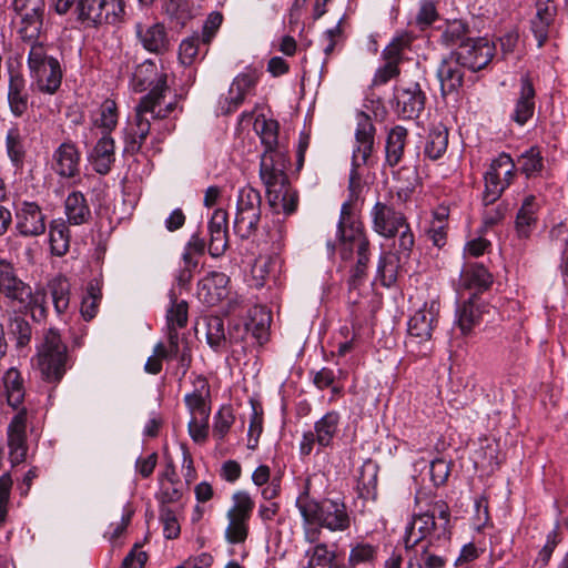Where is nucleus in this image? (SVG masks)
Segmentation results:
<instances>
[{
	"mask_svg": "<svg viewBox=\"0 0 568 568\" xmlns=\"http://www.w3.org/2000/svg\"><path fill=\"white\" fill-rule=\"evenodd\" d=\"M254 130L265 148L261 155L260 178L266 187L268 204L276 213L292 214L297 209L298 195L286 174L290 160L278 146V122L257 115Z\"/></svg>",
	"mask_w": 568,
	"mask_h": 568,
	"instance_id": "nucleus-1",
	"label": "nucleus"
},
{
	"mask_svg": "<svg viewBox=\"0 0 568 568\" xmlns=\"http://www.w3.org/2000/svg\"><path fill=\"white\" fill-rule=\"evenodd\" d=\"M373 229L384 237H393L398 233V239L393 244V250L379 257L377 274L384 286H390L397 280L402 270L410 260L415 245L414 234L405 215L396 211L392 204L376 202L371 212Z\"/></svg>",
	"mask_w": 568,
	"mask_h": 568,
	"instance_id": "nucleus-2",
	"label": "nucleus"
},
{
	"mask_svg": "<svg viewBox=\"0 0 568 568\" xmlns=\"http://www.w3.org/2000/svg\"><path fill=\"white\" fill-rule=\"evenodd\" d=\"M305 525H316L329 531H345L351 527L352 517L346 504L341 499L324 498L318 501L310 496V481L296 499Z\"/></svg>",
	"mask_w": 568,
	"mask_h": 568,
	"instance_id": "nucleus-3",
	"label": "nucleus"
},
{
	"mask_svg": "<svg viewBox=\"0 0 568 568\" xmlns=\"http://www.w3.org/2000/svg\"><path fill=\"white\" fill-rule=\"evenodd\" d=\"M55 11L64 14L77 0H53ZM78 19L87 27L115 24L125 13L124 0H78Z\"/></svg>",
	"mask_w": 568,
	"mask_h": 568,
	"instance_id": "nucleus-4",
	"label": "nucleus"
},
{
	"mask_svg": "<svg viewBox=\"0 0 568 568\" xmlns=\"http://www.w3.org/2000/svg\"><path fill=\"white\" fill-rule=\"evenodd\" d=\"M164 93L165 84L164 79H162L155 89L141 98L139 104L134 109V119L128 124L124 131L125 153L136 154L141 150L151 129L150 119L145 115L148 113H154V108L161 105L164 99Z\"/></svg>",
	"mask_w": 568,
	"mask_h": 568,
	"instance_id": "nucleus-5",
	"label": "nucleus"
},
{
	"mask_svg": "<svg viewBox=\"0 0 568 568\" xmlns=\"http://www.w3.org/2000/svg\"><path fill=\"white\" fill-rule=\"evenodd\" d=\"M68 348L57 329L50 328L37 355V366L48 383H59L70 367Z\"/></svg>",
	"mask_w": 568,
	"mask_h": 568,
	"instance_id": "nucleus-6",
	"label": "nucleus"
},
{
	"mask_svg": "<svg viewBox=\"0 0 568 568\" xmlns=\"http://www.w3.org/2000/svg\"><path fill=\"white\" fill-rule=\"evenodd\" d=\"M439 308V303L432 301L409 318L406 346L412 353L427 356L432 352V337L438 324Z\"/></svg>",
	"mask_w": 568,
	"mask_h": 568,
	"instance_id": "nucleus-7",
	"label": "nucleus"
},
{
	"mask_svg": "<svg viewBox=\"0 0 568 568\" xmlns=\"http://www.w3.org/2000/svg\"><path fill=\"white\" fill-rule=\"evenodd\" d=\"M31 78L41 92L53 94L61 85L62 71L58 59L48 54L41 42H33L28 54Z\"/></svg>",
	"mask_w": 568,
	"mask_h": 568,
	"instance_id": "nucleus-8",
	"label": "nucleus"
},
{
	"mask_svg": "<svg viewBox=\"0 0 568 568\" xmlns=\"http://www.w3.org/2000/svg\"><path fill=\"white\" fill-rule=\"evenodd\" d=\"M261 194L252 186L239 191L234 230L242 239L253 235L261 220Z\"/></svg>",
	"mask_w": 568,
	"mask_h": 568,
	"instance_id": "nucleus-9",
	"label": "nucleus"
},
{
	"mask_svg": "<svg viewBox=\"0 0 568 568\" xmlns=\"http://www.w3.org/2000/svg\"><path fill=\"white\" fill-rule=\"evenodd\" d=\"M375 126L371 118L361 113L358 115L357 129L355 133L356 148L352 156V170L349 174V190L354 193L361 185V175L358 169L365 165L372 154L374 146Z\"/></svg>",
	"mask_w": 568,
	"mask_h": 568,
	"instance_id": "nucleus-10",
	"label": "nucleus"
},
{
	"mask_svg": "<svg viewBox=\"0 0 568 568\" xmlns=\"http://www.w3.org/2000/svg\"><path fill=\"white\" fill-rule=\"evenodd\" d=\"M351 211L349 203L342 205L337 226L341 257L345 261L349 260L357 248L369 247V240L364 232L362 222L355 220Z\"/></svg>",
	"mask_w": 568,
	"mask_h": 568,
	"instance_id": "nucleus-11",
	"label": "nucleus"
},
{
	"mask_svg": "<svg viewBox=\"0 0 568 568\" xmlns=\"http://www.w3.org/2000/svg\"><path fill=\"white\" fill-rule=\"evenodd\" d=\"M233 506L227 510L229 525L225 529V539L230 544H242L248 535V520L254 509V501L244 490L234 493Z\"/></svg>",
	"mask_w": 568,
	"mask_h": 568,
	"instance_id": "nucleus-12",
	"label": "nucleus"
},
{
	"mask_svg": "<svg viewBox=\"0 0 568 568\" xmlns=\"http://www.w3.org/2000/svg\"><path fill=\"white\" fill-rule=\"evenodd\" d=\"M395 113L404 120L417 119L425 110L426 93L418 80L402 81L394 89Z\"/></svg>",
	"mask_w": 568,
	"mask_h": 568,
	"instance_id": "nucleus-13",
	"label": "nucleus"
},
{
	"mask_svg": "<svg viewBox=\"0 0 568 568\" xmlns=\"http://www.w3.org/2000/svg\"><path fill=\"white\" fill-rule=\"evenodd\" d=\"M13 10L19 18V33L23 40H38L45 11L44 0H13Z\"/></svg>",
	"mask_w": 568,
	"mask_h": 568,
	"instance_id": "nucleus-14",
	"label": "nucleus"
},
{
	"mask_svg": "<svg viewBox=\"0 0 568 568\" xmlns=\"http://www.w3.org/2000/svg\"><path fill=\"white\" fill-rule=\"evenodd\" d=\"M464 68L476 72L488 65L495 55V45L486 38H470L466 43L453 51Z\"/></svg>",
	"mask_w": 568,
	"mask_h": 568,
	"instance_id": "nucleus-15",
	"label": "nucleus"
},
{
	"mask_svg": "<svg viewBox=\"0 0 568 568\" xmlns=\"http://www.w3.org/2000/svg\"><path fill=\"white\" fill-rule=\"evenodd\" d=\"M432 536L436 539L445 537V523H437L435 515L427 513L414 515L406 527L404 544L407 551L414 550L415 547Z\"/></svg>",
	"mask_w": 568,
	"mask_h": 568,
	"instance_id": "nucleus-16",
	"label": "nucleus"
},
{
	"mask_svg": "<svg viewBox=\"0 0 568 568\" xmlns=\"http://www.w3.org/2000/svg\"><path fill=\"white\" fill-rule=\"evenodd\" d=\"M16 229L24 237L39 236L45 232V215L36 202L24 201L16 212Z\"/></svg>",
	"mask_w": 568,
	"mask_h": 568,
	"instance_id": "nucleus-17",
	"label": "nucleus"
},
{
	"mask_svg": "<svg viewBox=\"0 0 568 568\" xmlns=\"http://www.w3.org/2000/svg\"><path fill=\"white\" fill-rule=\"evenodd\" d=\"M135 34L142 47L151 53L163 54L170 50L171 41L163 23H136Z\"/></svg>",
	"mask_w": 568,
	"mask_h": 568,
	"instance_id": "nucleus-18",
	"label": "nucleus"
},
{
	"mask_svg": "<svg viewBox=\"0 0 568 568\" xmlns=\"http://www.w3.org/2000/svg\"><path fill=\"white\" fill-rule=\"evenodd\" d=\"M184 402L191 417H210L211 388L205 377L194 378L193 390L185 395Z\"/></svg>",
	"mask_w": 568,
	"mask_h": 568,
	"instance_id": "nucleus-19",
	"label": "nucleus"
},
{
	"mask_svg": "<svg viewBox=\"0 0 568 568\" xmlns=\"http://www.w3.org/2000/svg\"><path fill=\"white\" fill-rule=\"evenodd\" d=\"M535 88L528 74L520 79V90L510 119L518 125H525L535 113Z\"/></svg>",
	"mask_w": 568,
	"mask_h": 568,
	"instance_id": "nucleus-20",
	"label": "nucleus"
},
{
	"mask_svg": "<svg viewBox=\"0 0 568 568\" xmlns=\"http://www.w3.org/2000/svg\"><path fill=\"white\" fill-rule=\"evenodd\" d=\"M258 78L256 70H247L234 78L226 98L227 108L223 111L225 114L234 112L244 102L246 94L256 85Z\"/></svg>",
	"mask_w": 568,
	"mask_h": 568,
	"instance_id": "nucleus-21",
	"label": "nucleus"
},
{
	"mask_svg": "<svg viewBox=\"0 0 568 568\" xmlns=\"http://www.w3.org/2000/svg\"><path fill=\"white\" fill-rule=\"evenodd\" d=\"M93 170L101 174H108L115 161L114 140L109 134H103L88 155Z\"/></svg>",
	"mask_w": 568,
	"mask_h": 568,
	"instance_id": "nucleus-22",
	"label": "nucleus"
},
{
	"mask_svg": "<svg viewBox=\"0 0 568 568\" xmlns=\"http://www.w3.org/2000/svg\"><path fill=\"white\" fill-rule=\"evenodd\" d=\"M463 68L462 63L453 54L440 62L437 77L440 81L443 95L456 92L463 85Z\"/></svg>",
	"mask_w": 568,
	"mask_h": 568,
	"instance_id": "nucleus-23",
	"label": "nucleus"
},
{
	"mask_svg": "<svg viewBox=\"0 0 568 568\" xmlns=\"http://www.w3.org/2000/svg\"><path fill=\"white\" fill-rule=\"evenodd\" d=\"M485 308V304L475 295L457 307L456 324L463 335L469 334L481 322Z\"/></svg>",
	"mask_w": 568,
	"mask_h": 568,
	"instance_id": "nucleus-24",
	"label": "nucleus"
},
{
	"mask_svg": "<svg viewBox=\"0 0 568 568\" xmlns=\"http://www.w3.org/2000/svg\"><path fill=\"white\" fill-rule=\"evenodd\" d=\"M205 336L207 344L215 351L225 348L227 344H233L240 339L232 329L225 332L224 322L220 316H206L203 318Z\"/></svg>",
	"mask_w": 568,
	"mask_h": 568,
	"instance_id": "nucleus-25",
	"label": "nucleus"
},
{
	"mask_svg": "<svg viewBox=\"0 0 568 568\" xmlns=\"http://www.w3.org/2000/svg\"><path fill=\"white\" fill-rule=\"evenodd\" d=\"M29 95L26 90V80L22 74L10 71L8 88V104L11 113L20 118L28 110Z\"/></svg>",
	"mask_w": 568,
	"mask_h": 568,
	"instance_id": "nucleus-26",
	"label": "nucleus"
},
{
	"mask_svg": "<svg viewBox=\"0 0 568 568\" xmlns=\"http://www.w3.org/2000/svg\"><path fill=\"white\" fill-rule=\"evenodd\" d=\"M53 158L55 160V171L59 175L73 178L79 173L80 154L73 143H62L54 152Z\"/></svg>",
	"mask_w": 568,
	"mask_h": 568,
	"instance_id": "nucleus-27",
	"label": "nucleus"
},
{
	"mask_svg": "<svg viewBox=\"0 0 568 568\" xmlns=\"http://www.w3.org/2000/svg\"><path fill=\"white\" fill-rule=\"evenodd\" d=\"M0 294H3L6 297L21 304L26 303L31 296L30 286L18 278L11 264L9 266H4Z\"/></svg>",
	"mask_w": 568,
	"mask_h": 568,
	"instance_id": "nucleus-28",
	"label": "nucleus"
},
{
	"mask_svg": "<svg viewBox=\"0 0 568 568\" xmlns=\"http://www.w3.org/2000/svg\"><path fill=\"white\" fill-rule=\"evenodd\" d=\"M65 215L72 225H82L91 219V210L82 192H71L64 201Z\"/></svg>",
	"mask_w": 568,
	"mask_h": 568,
	"instance_id": "nucleus-29",
	"label": "nucleus"
},
{
	"mask_svg": "<svg viewBox=\"0 0 568 568\" xmlns=\"http://www.w3.org/2000/svg\"><path fill=\"white\" fill-rule=\"evenodd\" d=\"M164 79V84H166V74L159 73L155 63L151 60H145L143 63L139 64L133 73V87L136 91H144L149 87H152L150 91L155 89L161 80ZM168 90V85H165V91Z\"/></svg>",
	"mask_w": 568,
	"mask_h": 568,
	"instance_id": "nucleus-30",
	"label": "nucleus"
},
{
	"mask_svg": "<svg viewBox=\"0 0 568 568\" xmlns=\"http://www.w3.org/2000/svg\"><path fill=\"white\" fill-rule=\"evenodd\" d=\"M493 283V275L481 264H469L460 273V284L465 288L483 292Z\"/></svg>",
	"mask_w": 568,
	"mask_h": 568,
	"instance_id": "nucleus-31",
	"label": "nucleus"
},
{
	"mask_svg": "<svg viewBox=\"0 0 568 568\" xmlns=\"http://www.w3.org/2000/svg\"><path fill=\"white\" fill-rule=\"evenodd\" d=\"M47 292L52 298L54 310L58 314H63L70 305L71 284L63 275H57L47 284Z\"/></svg>",
	"mask_w": 568,
	"mask_h": 568,
	"instance_id": "nucleus-32",
	"label": "nucleus"
},
{
	"mask_svg": "<svg viewBox=\"0 0 568 568\" xmlns=\"http://www.w3.org/2000/svg\"><path fill=\"white\" fill-rule=\"evenodd\" d=\"M6 151L12 166L21 170L24 164L27 150L23 143V136L18 124H13L6 135Z\"/></svg>",
	"mask_w": 568,
	"mask_h": 568,
	"instance_id": "nucleus-33",
	"label": "nucleus"
},
{
	"mask_svg": "<svg viewBox=\"0 0 568 568\" xmlns=\"http://www.w3.org/2000/svg\"><path fill=\"white\" fill-rule=\"evenodd\" d=\"M408 131L400 125L393 128L386 139V163L389 166H396L404 155V149Z\"/></svg>",
	"mask_w": 568,
	"mask_h": 568,
	"instance_id": "nucleus-34",
	"label": "nucleus"
},
{
	"mask_svg": "<svg viewBox=\"0 0 568 568\" xmlns=\"http://www.w3.org/2000/svg\"><path fill=\"white\" fill-rule=\"evenodd\" d=\"M7 402L12 408H19L24 399L26 390L20 372L11 367L3 375Z\"/></svg>",
	"mask_w": 568,
	"mask_h": 568,
	"instance_id": "nucleus-35",
	"label": "nucleus"
},
{
	"mask_svg": "<svg viewBox=\"0 0 568 568\" xmlns=\"http://www.w3.org/2000/svg\"><path fill=\"white\" fill-rule=\"evenodd\" d=\"M448 146V130L445 125H435L428 133L424 154L430 160L440 159Z\"/></svg>",
	"mask_w": 568,
	"mask_h": 568,
	"instance_id": "nucleus-36",
	"label": "nucleus"
},
{
	"mask_svg": "<svg viewBox=\"0 0 568 568\" xmlns=\"http://www.w3.org/2000/svg\"><path fill=\"white\" fill-rule=\"evenodd\" d=\"M339 420V414L332 410L326 413L315 423L314 433L316 434V443L320 446L327 447L332 444V440L338 430Z\"/></svg>",
	"mask_w": 568,
	"mask_h": 568,
	"instance_id": "nucleus-37",
	"label": "nucleus"
},
{
	"mask_svg": "<svg viewBox=\"0 0 568 568\" xmlns=\"http://www.w3.org/2000/svg\"><path fill=\"white\" fill-rule=\"evenodd\" d=\"M271 315L263 308H255L250 321L245 323L244 331L251 333L260 345L268 341Z\"/></svg>",
	"mask_w": 568,
	"mask_h": 568,
	"instance_id": "nucleus-38",
	"label": "nucleus"
},
{
	"mask_svg": "<svg viewBox=\"0 0 568 568\" xmlns=\"http://www.w3.org/2000/svg\"><path fill=\"white\" fill-rule=\"evenodd\" d=\"M469 33L470 30L464 21H449L440 34V42L446 47H456L457 49L471 38Z\"/></svg>",
	"mask_w": 568,
	"mask_h": 568,
	"instance_id": "nucleus-39",
	"label": "nucleus"
},
{
	"mask_svg": "<svg viewBox=\"0 0 568 568\" xmlns=\"http://www.w3.org/2000/svg\"><path fill=\"white\" fill-rule=\"evenodd\" d=\"M50 246L55 256H63L70 247V230L64 221L58 220L50 223Z\"/></svg>",
	"mask_w": 568,
	"mask_h": 568,
	"instance_id": "nucleus-40",
	"label": "nucleus"
},
{
	"mask_svg": "<svg viewBox=\"0 0 568 568\" xmlns=\"http://www.w3.org/2000/svg\"><path fill=\"white\" fill-rule=\"evenodd\" d=\"M508 185L509 181H503V179H499L496 171L489 169L485 174V191L483 195L484 204L490 205L495 203Z\"/></svg>",
	"mask_w": 568,
	"mask_h": 568,
	"instance_id": "nucleus-41",
	"label": "nucleus"
},
{
	"mask_svg": "<svg viewBox=\"0 0 568 568\" xmlns=\"http://www.w3.org/2000/svg\"><path fill=\"white\" fill-rule=\"evenodd\" d=\"M7 435L10 460L12 465H19L26 460L28 453L27 433L8 429Z\"/></svg>",
	"mask_w": 568,
	"mask_h": 568,
	"instance_id": "nucleus-42",
	"label": "nucleus"
},
{
	"mask_svg": "<svg viewBox=\"0 0 568 568\" xmlns=\"http://www.w3.org/2000/svg\"><path fill=\"white\" fill-rule=\"evenodd\" d=\"M535 196L529 195L525 199L520 210L517 213L516 226L520 236H528L530 226L536 222Z\"/></svg>",
	"mask_w": 568,
	"mask_h": 568,
	"instance_id": "nucleus-43",
	"label": "nucleus"
},
{
	"mask_svg": "<svg viewBox=\"0 0 568 568\" xmlns=\"http://www.w3.org/2000/svg\"><path fill=\"white\" fill-rule=\"evenodd\" d=\"M98 128L103 129L104 134H109L118 124V108L113 100L106 99L100 106V116L94 120Z\"/></svg>",
	"mask_w": 568,
	"mask_h": 568,
	"instance_id": "nucleus-44",
	"label": "nucleus"
},
{
	"mask_svg": "<svg viewBox=\"0 0 568 568\" xmlns=\"http://www.w3.org/2000/svg\"><path fill=\"white\" fill-rule=\"evenodd\" d=\"M101 297L102 293L98 283L91 282L81 303V315L85 321H90L97 315Z\"/></svg>",
	"mask_w": 568,
	"mask_h": 568,
	"instance_id": "nucleus-45",
	"label": "nucleus"
},
{
	"mask_svg": "<svg viewBox=\"0 0 568 568\" xmlns=\"http://www.w3.org/2000/svg\"><path fill=\"white\" fill-rule=\"evenodd\" d=\"M520 170L527 178L537 175L544 168V160L538 148H530L519 158Z\"/></svg>",
	"mask_w": 568,
	"mask_h": 568,
	"instance_id": "nucleus-46",
	"label": "nucleus"
},
{
	"mask_svg": "<svg viewBox=\"0 0 568 568\" xmlns=\"http://www.w3.org/2000/svg\"><path fill=\"white\" fill-rule=\"evenodd\" d=\"M446 564L445 557L430 552L428 546H424L419 555L409 558L408 568H445Z\"/></svg>",
	"mask_w": 568,
	"mask_h": 568,
	"instance_id": "nucleus-47",
	"label": "nucleus"
},
{
	"mask_svg": "<svg viewBox=\"0 0 568 568\" xmlns=\"http://www.w3.org/2000/svg\"><path fill=\"white\" fill-rule=\"evenodd\" d=\"M9 335L17 341V347L21 348L28 345L31 341V326L27 320L21 316L10 318Z\"/></svg>",
	"mask_w": 568,
	"mask_h": 568,
	"instance_id": "nucleus-48",
	"label": "nucleus"
},
{
	"mask_svg": "<svg viewBox=\"0 0 568 568\" xmlns=\"http://www.w3.org/2000/svg\"><path fill=\"white\" fill-rule=\"evenodd\" d=\"M412 38L405 33L392 40V42L384 49L383 59L396 64L403 59V51L410 45Z\"/></svg>",
	"mask_w": 568,
	"mask_h": 568,
	"instance_id": "nucleus-49",
	"label": "nucleus"
},
{
	"mask_svg": "<svg viewBox=\"0 0 568 568\" xmlns=\"http://www.w3.org/2000/svg\"><path fill=\"white\" fill-rule=\"evenodd\" d=\"M235 417L231 406H222L214 417L213 436L223 439L234 424Z\"/></svg>",
	"mask_w": 568,
	"mask_h": 568,
	"instance_id": "nucleus-50",
	"label": "nucleus"
},
{
	"mask_svg": "<svg viewBox=\"0 0 568 568\" xmlns=\"http://www.w3.org/2000/svg\"><path fill=\"white\" fill-rule=\"evenodd\" d=\"M201 44L202 39H200L199 34H194L187 39H184L179 48V59L181 63L184 65L192 64L200 53Z\"/></svg>",
	"mask_w": 568,
	"mask_h": 568,
	"instance_id": "nucleus-51",
	"label": "nucleus"
},
{
	"mask_svg": "<svg viewBox=\"0 0 568 568\" xmlns=\"http://www.w3.org/2000/svg\"><path fill=\"white\" fill-rule=\"evenodd\" d=\"M182 339L183 338L180 339L176 328H168L169 346L165 347L163 343H158L154 347V354L158 357H164V359L173 358V356H178V354L182 349V347H181Z\"/></svg>",
	"mask_w": 568,
	"mask_h": 568,
	"instance_id": "nucleus-52",
	"label": "nucleus"
},
{
	"mask_svg": "<svg viewBox=\"0 0 568 568\" xmlns=\"http://www.w3.org/2000/svg\"><path fill=\"white\" fill-rule=\"evenodd\" d=\"M168 328H182L187 324V303L173 301L166 313Z\"/></svg>",
	"mask_w": 568,
	"mask_h": 568,
	"instance_id": "nucleus-53",
	"label": "nucleus"
},
{
	"mask_svg": "<svg viewBox=\"0 0 568 568\" xmlns=\"http://www.w3.org/2000/svg\"><path fill=\"white\" fill-rule=\"evenodd\" d=\"M160 519L163 524L164 536L174 539L180 535V525L176 519V510L171 506H161Z\"/></svg>",
	"mask_w": 568,
	"mask_h": 568,
	"instance_id": "nucleus-54",
	"label": "nucleus"
},
{
	"mask_svg": "<svg viewBox=\"0 0 568 568\" xmlns=\"http://www.w3.org/2000/svg\"><path fill=\"white\" fill-rule=\"evenodd\" d=\"M357 254V262L351 271L349 284L357 287L366 276V270L369 262V247L355 251Z\"/></svg>",
	"mask_w": 568,
	"mask_h": 568,
	"instance_id": "nucleus-55",
	"label": "nucleus"
},
{
	"mask_svg": "<svg viewBox=\"0 0 568 568\" xmlns=\"http://www.w3.org/2000/svg\"><path fill=\"white\" fill-rule=\"evenodd\" d=\"M334 552L329 551L324 544L316 545L306 568H331L335 562Z\"/></svg>",
	"mask_w": 568,
	"mask_h": 568,
	"instance_id": "nucleus-56",
	"label": "nucleus"
},
{
	"mask_svg": "<svg viewBox=\"0 0 568 568\" xmlns=\"http://www.w3.org/2000/svg\"><path fill=\"white\" fill-rule=\"evenodd\" d=\"M438 13L435 3L429 0H425L420 3L419 11L416 16L415 23L419 29L424 30L429 27L436 19Z\"/></svg>",
	"mask_w": 568,
	"mask_h": 568,
	"instance_id": "nucleus-57",
	"label": "nucleus"
},
{
	"mask_svg": "<svg viewBox=\"0 0 568 568\" xmlns=\"http://www.w3.org/2000/svg\"><path fill=\"white\" fill-rule=\"evenodd\" d=\"M210 417H191L189 420V434L195 443H204L209 436Z\"/></svg>",
	"mask_w": 568,
	"mask_h": 568,
	"instance_id": "nucleus-58",
	"label": "nucleus"
},
{
	"mask_svg": "<svg viewBox=\"0 0 568 568\" xmlns=\"http://www.w3.org/2000/svg\"><path fill=\"white\" fill-rule=\"evenodd\" d=\"M376 556V548L369 544H358L352 548L349 561L353 565L371 562Z\"/></svg>",
	"mask_w": 568,
	"mask_h": 568,
	"instance_id": "nucleus-59",
	"label": "nucleus"
},
{
	"mask_svg": "<svg viewBox=\"0 0 568 568\" xmlns=\"http://www.w3.org/2000/svg\"><path fill=\"white\" fill-rule=\"evenodd\" d=\"M222 20H223V17L220 12H212L207 17V19L203 26V29H202V34L200 37V39H202L203 45H209L211 43L216 31L221 27Z\"/></svg>",
	"mask_w": 568,
	"mask_h": 568,
	"instance_id": "nucleus-60",
	"label": "nucleus"
},
{
	"mask_svg": "<svg viewBox=\"0 0 568 568\" xmlns=\"http://www.w3.org/2000/svg\"><path fill=\"white\" fill-rule=\"evenodd\" d=\"M450 474V463L437 458L430 464V478L436 486H440L446 483Z\"/></svg>",
	"mask_w": 568,
	"mask_h": 568,
	"instance_id": "nucleus-61",
	"label": "nucleus"
},
{
	"mask_svg": "<svg viewBox=\"0 0 568 568\" xmlns=\"http://www.w3.org/2000/svg\"><path fill=\"white\" fill-rule=\"evenodd\" d=\"M554 20L542 18H532L530 22L531 31L537 40L538 47L541 48L548 40L549 29Z\"/></svg>",
	"mask_w": 568,
	"mask_h": 568,
	"instance_id": "nucleus-62",
	"label": "nucleus"
},
{
	"mask_svg": "<svg viewBox=\"0 0 568 568\" xmlns=\"http://www.w3.org/2000/svg\"><path fill=\"white\" fill-rule=\"evenodd\" d=\"M514 166L515 165L511 158L506 153H501L496 160L493 161L490 169L498 173L499 179L504 176L503 181H509V179L513 176Z\"/></svg>",
	"mask_w": 568,
	"mask_h": 568,
	"instance_id": "nucleus-63",
	"label": "nucleus"
},
{
	"mask_svg": "<svg viewBox=\"0 0 568 568\" xmlns=\"http://www.w3.org/2000/svg\"><path fill=\"white\" fill-rule=\"evenodd\" d=\"M176 485L178 484L166 485L165 481H162V488L159 494V500L161 506H174L180 501L182 497V490Z\"/></svg>",
	"mask_w": 568,
	"mask_h": 568,
	"instance_id": "nucleus-64",
	"label": "nucleus"
}]
</instances>
